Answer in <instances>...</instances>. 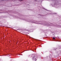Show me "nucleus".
<instances>
[{
	"label": "nucleus",
	"instance_id": "1",
	"mask_svg": "<svg viewBox=\"0 0 61 61\" xmlns=\"http://www.w3.org/2000/svg\"><path fill=\"white\" fill-rule=\"evenodd\" d=\"M33 59L35 61H36L37 60V59L36 58V57H33Z\"/></svg>",
	"mask_w": 61,
	"mask_h": 61
},
{
	"label": "nucleus",
	"instance_id": "2",
	"mask_svg": "<svg viewBox=\"0 0 61 61\" xmlns=\"http://www.w3.org/2000/svg\"><path fill=\"white\" fill-rule=\"evenodd\" d=\"M53 39H56V38L55 37H53Z\"/></svg>",
	"mask_w": 61,
	"mask_h": 61
},
{
	"label": "nucleus",
	"instance_id": "3",
	"mask_svg": "<svg viewBox=\"0 0 61 61\" xmlns=\"http://www.w3.org/2000/svg\"><path fill=\"white\" fill-rule=\"evenodd\" d=\"M20 1H22V0H20Z\"/></svg>",
	"mask_w": 61,
	"mask_h": 61
}]
</instances>
